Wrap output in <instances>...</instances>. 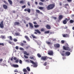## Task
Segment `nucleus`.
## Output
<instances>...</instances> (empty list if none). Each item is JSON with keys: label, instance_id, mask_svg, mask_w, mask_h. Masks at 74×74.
Wrapping results in <instances>:
<instances>
[{"label": "nucleus", "instance_id": "22", "mask_svg": "<svg viewBox=\"0 0 74 74\" xmlns=\"http://www.w3.org/2000/svg\"><path fill=\"white\" fill-rule=\"evenodd\" d=\"M31 36H32V37L33 38H35V39H37V37L35 36L33 34H32L31 35Z\"/></svg>", "mask_w": 74, "mask_h": 74}, {"label": "nucleus", "instance_id": "8", "mask_svg": "<svg viewBox=\"0 0 74 74\" xmlns=\"http://www.w3.org/2000/svg\"><path fill=\"white\" fill-rule=\"evenodd\" d=\"M61 54L62 56H66V52L64 51H62Z\"/></svg>", "mask_w": 74, "mask_h": 74}, {"label": "nucleus", "instance_id": "54", "mask_svg": "<svg viewBox=\"0 0 74 74\" xmlns=\"http://www.w3.org/2000/svg\"><path fill=\"white\" fill-rule=\"evenodd\" d=\"M33 23L34 24V25H37V23H36V21L33 22Z\"/></svg>", "mask_w": 74, "mask_h": 74}, {"label": "nucleus", "instance_id": "16", "mask_svg": "<svg viewBox=\"0 0 74 74\" xmlns=\"http://www.w3.org/2000/svg\"><path fill=\"white\" fill-rule=\"evenodd\" d=\"M23 72H25L26 73H29V72L27 71V70L26 69H24L23 70Z\"/></svg>", "mask_w": 74, "mask_h": 74}, {"label": "nucleus", "instance_id": "38", "mask_svg": "<svg viewBox=\"0 0 74 74\" xmlns=\"http://www.w3.org/2000/svg\"><path fill=\"white\" fill-rule=\"evenodd\" d=\"M45 33L48 34V33H49V31H45Z\"/></svg>", "mask_w": 74, "mask_h": 74}, {"label": "nucleus", "instance_id": "30", "mask_svg": "<svg viewBox=\"0 0 74 74\" xmlns=\"http://www.w3.org/2000/svg\"><path fill=\"white\" fill-rule=\"evenodd\" d=\"M39 10H42L44 9V7H39Z\"/></svg>", "mask_w": 74, "mask_h": 74}, {"label": "nucleus", "instance_id": "2", "mask_svg": "<svg viewBox=\"0 0 74 74\" xmlns=\"http://www.w3.org/2000/svg\"><path fill=\"white\" fill-rule=\"evenodd\" d=\"M63 49L64 50H65V51H70V48H69V47H66L64 46L63 47Z\"/></svg>", "mask_w": 74, "mask_h": 74}, {"label": "nucleus", "instance_id": "21", "mask_svg": "<svg viewBox=\"0 0 74 74\" xmlns=\"http://www.w3.org/2000/svg\"><path fill=\"white\" fill-rule=\"evenodd\" d=\"M8 1L10 5L12 4V2L11 0H8Z\"/></svg>", "mask_w": 74, "mask_h": 74}, {"label": "nucleus", "instance_id": "61", "mask_svg": "<svg viewBox=\"0 0 74 74\" xmlns=\"http://www.w3.org/2000/svg\"><path fill=\"white\" fill-rule=\"evenodd\" d=\"M20 50H23V48H22V47H20Z\"/></svg>", "mask_w": 74, "mask_h": 74}, {"label": "nucleus", "instance_id": "63", "mask_svg": "<svg viewBox=\"0 0 74 74\" xmlns=\"http://www.w3.org/2000/svg\"><path fill=\"white\" fill-rule=\"evenodd\" d=\"M2 61H3V59H0V62H2Z\"/></svg>", "mask_w": 74, "mask_h": 74}, {"label": "nucleus", "instance_id": "41", "mask_svg": "<svg viewBox=\"0 0 74 74\" xmlns=\"http://www.w3.org/2000/svg\"><path fill=\"white\" fill-rule=\"evenodd\" d=\"M19 63L20 64H22V61L21 60H19Z\"/></svg>", "mask_w": 74, "mask_h": 74}, {"label": "nucleus", "instance_id": "60", "mask_svg": "<svg viewBox=\"0 0 74 74\" xmlns=\"http://www.w3.org/2000/svg\"><path fill=\"white\" fill-rule=\"evenodd\" d=\"M14 72H18V71L17 70H16L14 71Z\"/></svg>", "mask_w": 74, "mask_h": 74}, {"label": "nucleus", "instance_id": "40", "mask_svg": "<svg viewBox=\"0 0 74 74\" xmlns=\"http://www.w3.org/2000/svg\"><path fill=\"white\" fill-rule=\"evenodd\" d=\"M1 37L3 39H4V38H5V36H1Z\"/></svg>", "mask_w": 74, "mask_h": 74}, {"label": "nucleus", "instance_id": "47", "mask_svg": "<svg viewBox=\"0 0 74 74\" xmlns=\"http://www.w3.org/2000/svg\"><path fill=\"white\" fill-rule=\"evenodd\" d=\"M29 58L30 59H34V57H33L30 56L29 57Z\"/></svg>", "mask_w": 74, "mask_h": 74}, {"label": "nucleus", "instance_id": "12", "mask_svg": "<svg viewBox=\"0 0 74 74\" xmlns=\"http://www.w3.org/2000/svg\"><path fill=\"white\" fill-rule=\"evenodd\" d=\"M63 18V16L62 15H60L58 17V19H59V20L60 21V20H62V18Z\"/></svg>", "mask_w": 74, "mask_h": 74}, {"label": "nucleus", "instance_id": "7", "mask_svg": "<svg viewBox=\"0 0 74 74\" xmlns=\"http://www.w3.org/2000/svg\"><path fill=\"white\" fill-rule=\"evenodd\" d=\"M13 59L16 60V61H15V62H16V63H18L19 62V59H18L16 57H14Z\"/></svg>", "mask_w": 74, "mask_h": 74}, {"label": "nucleus", "instance_id": "48", "mask_svg": "<svg viewBox=\"0 0 74 74\" xmlns=\"http://www.w3.org/2000/svg\"><path fill=\"white\" fill-rule=\"evenodd\" d=\"M24 57L25 58V59H28V58H29V57H28L25 55H24Z\"/></svg>", "mask_w": 74, "mask_h": 74}, {"label": "nucleus", "instance_id": "36", "mask_svg": "<svg viewBox=\"0 0 74 74\" xmlns=\"http://www.w3.org/2000/svg\"><path fill=\"white\" fill-rule=\"evenodd\" d=\"M39 5H44V3H43L42 2H40L39 3Z\"/></svg>", "mask_w": 74, "mask_h": 74}, {"label": "nucleus", "instance_id": "27", "mask_svg": "<svg viewBox=\"0 0 74 74\" xmlns=\"http://www.w3.org/2000/svg\"><path fill=\"white\" fill-rule=\"evenodd\" d=\"M24 54H25V55H27V56H28V55H29V53H27V52L26 51H24Z\"/></svg>", "mask_w": 74, "mask_h": 74}, {"label": "nucleus", "instance_id": "15", "mask_svg": "<svg viewBox=\"0 0 74 74\" xmlns=\"http://www.w3.org/2000/svg\"><path fill=\"white\" fill-rule=\"evenodd\" d=\"M34 64V67H37V64H38L37 62H35L34 64Z\"/></svg>", "mask_w": 74, "mask_h": 74}, {"label": "nucleus", "instance_id": "17", "mask_svg": "<svg viewBox=\"0 0 74 74\" xmlns=\"http://www.w3.org/2000/svg\"><path fill=\"white\" fill-rule=\"evenodd\" d=\"M15 35H14V36H20V33L19 32H16L15 33Z\"/></svg>", "mask_w": 74, "mask_h": 74}, {"label": "nucleus", "instance_id": "35", "mask_svg": "<svg viewBox=\"0 0 74 74\" xmlns=\"http://www.w3.org/2000/svg\"><path fill=\"white\" fill-rule=\"evenodd\" d=\"M34 26L35 27L37 28V27H38L39 26L38 25H34Z\"/></svg>", "mask_w": 74, "mask_h": 74}, {"label": "nucleus", "instance_id": "24", "mask_svg": "<svg viewBox=\"0 0 74 74\" xmlns=\"http://www.w3.org/2000/svg\"><path fill=\"white\" fill-rule=\"evenodd\" d=\"M37 56H38V58H41V54L40 53H38L37 55Z\"/></svg>", "mask_w": 74, "mask_h": 74}, {"label": "nucleus", "instance_id": "56", "mask_svg": "<svg viewBox=\"0 0 74 74\" xmlns=\"http://www.w3.org/2000/svg\"><path fill=\"white\" fill-rule=\"evenodd\" d=\"M0 45H2L3 46H4V43H0Z\"/></svg>", "mask_w": 74, "mask_h": 74}, {"label": "nucleus", "instance_id": "11", "mask_svg": "<svg viewBox=\"0 0 74 74\" xmlns=\"http://www.w3.org/2000/svg\"><path fill=\"white\" fill-rule=\"evenodd\" d=\"M12 66L13 67H14L15 68H17L18 67H19V65L18 64H12Z\"/></svg>", "mask_w": 74, "mask_h": 74}, {"label": "nucleus", "instance_id": "5", "mask_svg": "<svg viewBox=\"0 0 74 74\" xmlns=\"http://www.w3.org/2000/svg\"><path fill=\"white\" fill-rule=\"evenodd\" d=\"M47 56H42L41 57V60H45V61L47 60Z\"/></svg>", "mask_w": 74, "mask_h": 74}, {"label": "nucleus", "instance_id": "29", "mask_svg": "<svg viewBox=\"0 0 74 74\" xmlns=\"http://www.w3.org/2000/svg\"><path fill=\"white\" fill-rule=\"evenodd\" d=\"M30 9L29 8H27V12H29V13H30Z\"/></svg>", "mask_w": 74, "mask_h": 74}, {"label": "nucleus", "instance_id": "45", "mask_svg": "<svg viewBox=\"0 0 74 74\" xmlns=\"http://www.w3.org/2000/svg\"><path fill=\"white\" fill-rule=\"evenodd\" d=\"M41 31V32H44V31H45V29L44 28H42Z\"/></svg>", "mask_w": 74, "mask_h": 74}, {"label": "nucleus", "instance_id": "19", "mask_svg": "<svg viewBox=\"0 0 74 74\" xmlns=\"http://www.w3.org/2000/svg\"><path fill=\"white\" fill-rule=\"evenodd\" d=\"M25 38H26V39L28 41H30V39L29 38V37L27 36H25Z\"/></svg>", "mask_w": 74, "mask_h": 74}, {"label": "nucleus", "instance_id": "39", "mask_svg": "<svg viewBox=\"0 0 74 74\" xmlns=\"http://www.w3.org/2000/svg\"><path fill=\"white\" fill-rule=\"evenodd\" d=\"M10 38V40H11V41H12V36H9Z\"/></svg>", "mask_w": 74, "mask_h": 74}, {"label": "nucleus", "instance_id": "50", "mask_svg": "<svg viewBox=\"0 0 74 74\" xmlns=\"http://www.w3.org/2000/svg\"><path fill=\"white\" fill-rule=\"evenodd\" d=\"M61 42L62 44H64V41L62 40L61 41Z\"/></svg>", "mask_w": 74, "mask_h": 74}, {"label": "nucleus", "instance_id": "31", "mask_svg": "<svg viewBox=\"0 0 74 74\" xmlns=\"http://www.w3.org/2000/svg\"><path fill=\"white\" fill-rule=\"evenodd\" d=\"M20 3L21 4H24V3H25V2H24V1L23 0L21 1H20Z\"/></svg>", "mask_w": 74, "mask_h": 74}, {"label": "nucleus", "instance_id": "26", "mask_svg": "<svg viewBox=\"0 0 74 74\" xmlns=\"http://www.w3.org/2000/svg\"><path fill=\"white\" fill-rule=\"evenodd\" d=\"M26 69H27V71H30V69L29 67H27L26 68Z\"/></svg>", "mask_w": 74, "mask_h": 74}, {"label": "nucleus", "instance_id": "18", "mask_svg": "<svg viewBox=\"0 0 74 74\" xmlns=\"http://www.w3.org/2000/svg\"><path fill=\"white\" fill-rule=\"evenodd\" d=\"M35 32H37L38 34H41V32H40V31H39V30L38 29H35Z\"/></svg>", "mask_w": 74, "mask_h": 74}, {"label": "nucleus", "instance_id": "20", "mask_svg": "<svg viewBox=\"0 0 74 74\" xmlns=\"http://www.w3.org/2000/svg\"><path fill=\"white\" fill-rule=\"evenodd\" d=\"M19 22H16L14 23V25H19Z\"/></svg>", "mask_w": 74, "mask_h": 74}, {"label": "nucleus", "instance_id": "34", "mask_svg": "<svg viewBox=\"0 0 74 74\" xmlns=\"http://www.w3.org/2000/svg\"><path fill=\"white\" fill-rule=\"evenodd\" d=\"M65 21H66V22H68L69 21H70V18H65Z\"/></svg>", "mask_w": 74, "mask_h": 74}, {"label": "nucleus", "instance_id": "23", "mask_svg": "<svg viewBox=\"0 0 74 74\" xmlns=\"http://www.w3.org/2000/svg\"><path fill=\"white\" fill-rule=\"evenodd\" d=\"M29 26L31 27L32 28H33V25H32V24L30 23H29Z\"/></svg>", "mask_w": 74, "mask_h": 74}, {"label": "nucleus", "instance_id": "58", "mask_svg": "<svg viewBox=\"0 0 74 74\" xmlns=\"http://www.w3.org/2000/svg\"><path fill=\"white\" fill-rule=\"evenodd\" d=\"M46 69H49V66H47L46 67Z\"/></svg>", "mask_w": 74, "mask_h": 74}, {"label": "nucleus", "instance_id": "33", "mask_svg": "<svg viewBox=\"0 0 74 74\" xmlns=\"http://www.w3.org/2000/svg\"><path fill=\"white\" fill-rule=\"evenodd\" d=\"M4 3L5 4H6V5H8V3H7V2L6 1H3Z\"/></svg>", "mask_w": 74, "mask_h": 74}, {"label": "nucleus", "instance_id": "55", "mask_svg": "<svg viewBox=\"0 0 74 74\" xmlns=\"http://www.w3.org/2000/svg\"><path fill=\"white\" fill-rule=\"evenodd\" d=\"M8 42L9 44H12V42L10 41V40H9L8 41Z\"/></svg>", "mask_w": 74, "mask_h": 74}, {"label": "nucleus", "instance_id": "9", "mask_svg": "<svg viewBox=\"0 0 74 74\" xmlns=\"http://www.w3.org/2000/svg\"><path fill=\"white\" fill-rule=\"evenodd\" d=\"M70 55V52L69 51H65V56H69Z\"/></svg>", "mask_w": 74, "mask_h": 74}, {"label": "nucleus", "instance_id": "6", "mask_svg": "<svg viewBox=\"0 0 74 74\" xmlns=\"http://www.w3.org/2000/svg\"><path fill=\"white\" fill-rule=\"evenodd\" d=\"M55 48H59L60 47V45L58 44H55L54 45Z\"/></svg>", "mask_w": 74, "mask_h": 74}, {"label": "nucleus", "instance_id": "44", "mask_svg": "<svg viewBox=\"0 0 74 74\" xmlns=\"http://www.w3.org/2000/svg\"><path fill=\"white\" fill-rule=\"evenodd\" d=\"M30 62H31V63H32V64H34V62H33V61H32V60H30Z\"/></svg>", "mask_w": 74, "mask_h": 74}, {"label": "nucleus", "instance_id": "37", "mask_svg": "<svg viewBox=\"0 0 74 74\" xmlns=\"http://www.w3.org/2000/svg\"><path fill=\"white\" fill-rule=\"evenodd\" d=\"M74 22V21L72 20H71L70 21V23H73Z\"/></svg>", "mask_w": 74, "mask_h": 74}, {"label": "nucleus", "instance_id": "57", "mask_svg": "<svg viewBox=\"0 0 74 74\" xmlns=\"http://www.w3.org/2000/svg\"><path fill=\"white\" fill-rule=\"evenodd\" d=\"M27 4L29 6H30V3L29 2H27Z\"/></svg>", "mask_w": 74, "mask_h": 74}, {"label": "nucleus", "instance_id": "42", "mask_svg": "<svg viewBox=\"0 0 74 74\" xmlns=\"http://www.w3.org/2000/svg\"><path fill=\"white\" fill-rule=\"evenodd\" d=\"M20 45L21 46H22L23 47V46L24 45V43H21L20 44Z\"/></svg>", "mask_w": 74, "mask_h": 74}, {"label": "nucleus", "instance_id": "51", "mask_svg": "<svg viewBox=\"0 0 74 74\" xmlns=\"http://www.w3.org/2000/svg\"><path fill=\"white\" fill-rule=\"evenodd\" d=\"M64 5L65 7H67V6H69V4H65V5Z\"/></svg>", "mask_w": 74, "mask_h": 74}, {"label": "nucleus", "instance_id": "28", "mask_svg": "<svg viewBox=\"0 0 74 74\" xmlns=\"http://www.w3.org/2000/svg\"><path fill=\"white\" fill-rule=\"evenodd\" d=\"M63 23L64 24H65L67 23V21H66L65 20H64L63 21Z\"/></svg>", "mask_w": 74, "mask_h": 74}, {"label": "nucleus", "instance_id": "1", "mask_svg": "<svg viewBox=\"0 0 74 74\" xmlns=\"http://www.w3.org/2000/svg\"><path fill=\"white\" fill-rule=\"evenodd\" d=\"M55 5L54 4H51L49 5L47 7V8L48 10H52L55 7Z\"/></svg>", "mask_w": 74, "mask_h": 74}, {"label": "nucleus", "instance_id": "3", "mask_svg": "<svg viewBox=\"0 0 74 74\" xmlns=\"http://www.w3.org/2000/svg\"><path fill=\"white\" fill-rule=\"evenodd\" d=\"M48 54L49 55H53V51L52 50H50L48 52Z\"/></svg>", "mask_w": 74, "mask_h": 74}, {"label": "nucleus", "instance_id": "46", "mask_svg": "<svg viewBox=\"0 0 74 74\" xmlns=\"http://www.w3.org/2000/svg\"><path fill=\"white\" fill-rule=\"evenodd\" d=\"M47 62H45L44 64L43 65H44V66H47Z\"/></svg>", "mask_w": 74, "mask_h": 74}, {"label": "nucleus", "instance_id": "32", "mask_svg": "<svg viewBox=\"0 0 74 74\" xmlns=\"http://www.w3.org/2000/svg\"><path fill=\"white\" fill-rule=\"evenodd\" d=\"M36 11L37 13H38V14H40V11L39 10H36Z\"/></svg>", "mask_w": 74, "mask_h": 74}, {"label": "nucleus", "instance_id": "10", "mask_svg": "<svg viewBox=\"0 0 74 74\" xmlns=\"http://www.w3.org/2000/svg\"><path fill=\"white\" fill-rule=\"evenodd\" d=\"M46 43H47V44H48L49 45H50L51 46V45H52V44H53V43H51L50 42H49V41H47L46 42Z\"/></svg>", "mask_w": 74, "mask_h": 74}, {"label": "nucleus", "instance_id": "52", "mask_svg": "<svg viewBox=\"0 0 74 74\" xmlns=\"http://www.w3.org/2000/svg\"><path fill=\"white\" fill-rule=\"evenodd\" d=\"M29 47H30V46H28L26 47L25 49H29Z\"/></svg>", "mask_w": 74, "mask_h": 74}, {"label": "nucleus", "instance_id": "25", "mask_svg": "<svg viewBox=\"0 0 74 74\" xmlns=\"http://www.w3.org/2000/svg\"><path fill=\"white\" fill-rule=\"evenodd\" d=\"M46 27L48 29H49L51 28V26L49 25H47L46 26Z\"/></svg>", "mask_w": 74, "mask_h": 74}, {"label": "nucleus", "instance_id": "59", "mask_svg": "<svg viewBox=\"0 0 74 74\" xmlns=\"http://www.w3.org/2000/svg\"><path fill=\"white\" fill-rule=\"evenodd\" d=\"M15 48L16 49H18V46H16L15 47Z\"/></svg>", "mask_w": 74, "mask_h": 74}, {"label": "nucleus", "instance_id": "4", "mask_svg": "<svg viewBox=\"0 0 74 74\" xmlns=\"http://www.w3.org/2000/svg\"><path fill=\"white\" fill-rule=\"evenodd\" d=\"M0 27L1 29L4 28V25L3 24V21H2L0 23Z\"/></svg>", "mask_w": 74, "mask_h": 74}, {"label": "nucleus", "instance_id": "13", "mask_svg": "<svg viewBox=\"0 0 74 74\" xmlns=\"http://www.w3.org/2000/svg\"><path fill=\"white\" fill-rule=\"evenodd\" d=\"M63 37H69V35L67 34H65L63 35Z\"/></svg>", "mask_w": 74, "mask_h": 74}, {"label": "nucleus", "instance_id": "62", "mask_svg": "<svg viewBox=\"0 0 74 74\" xmlns=\"http://www.w3.org/2000/svg\"><path fill=\"white\" fill-rule=\"evenodd\" d=\"M40 1L42 2H44V1H45V0H40Z\"/></svg>", "mask_w": 74, "mask_h": 74}, {"label": "nucleus", "instance_id": "49", "mask_svg": "<svg viewBox=\"0 0 74 74\" xmlns=\"http://www.w3.org/2000/svg\"><path fill=\"white\" fill-rule=\"evenodd\" d=\"M13 40L14 41H15V42H16V41H17V39L15 38Z\"/></svg>", "mask_w": 74, "mask_h": 74}, {"label": "nucleus", "instance_id": "64", "mask_svg": "<svg viewBox=\"0 0 74 74\" xmlns=\"http://www.w3.org/2000/svg\"><path fill=\"white\" fill-rule=\"evenodd\" d=\"M27 9H24V11H27Z\"/></svg>", "mask_w": 74, "mask_h": 74}, {"label": "nucleus", "instance_id": "14", "mask_svg": "<svg viewBox=\"0 0 74 74\" xmlns=\"http://www.w3.org/2000/svg\"><path fill=\"white\" fill-rule=\"evenodd\" d=\"M3 7L4 9H5V10H7V8H8V7H7V6L6 5H3Z\"/></svg>", "mask_w": 74, "mask_h": 74}, {"label": "nucleus", "instance_id": "43", "mask_svg": "<svg viewBox=\"0 0 74 74\" xmlns=\"http://www.w3.org/2000/svg\"><path fill=\"white\" fill-rule=\"evenodd\" d=\"M26 5H24L22 7V8H26Z\"/></svg>", "mask_w": 74, "mask_h": 74}, {"label": "nucleus", "instance_id": "53", "mask_svg": "<svg viewBox=\"0 0 74 74\" xmlns=\"http://www.w3.org/2000/svg\"><path fill=\"white\" fill-rule=\"evenodd\" d=\"M67 1L68 2H71L72 1V0H67Z\"/></svg>", "mask_w": 74, "mask_h": 74}]
</instances>
